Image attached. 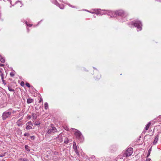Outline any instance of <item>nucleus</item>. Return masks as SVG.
<instances>
[{
    "label": "nucleus",
    "instance_id": "obj_1",
    "mask_svg": "<svg viewBox=\"0 0 161 161\" xmlns=\"http://www.w3.org/2000/svg\"><path fill=\"white\" fill-rule=\"evenodd\" d=\"M132 24L135 27L137 28V31L142 30V25L141 22L140 21L136 20L134 22H132Z\"/></svg>",
    "mask_w": 161,
    "mask_h": 161
},
{
    "label": "nucleus",
    "instance_id": "obj_2",
    "mask_svg": "<svg viewBox=\"0 0 161 161\" xmlns=\"http://www.w3.org/2000/svg\"><path fill=\"white\" fill-rule=\"evenodd\" d=\"M57 131V129L55 127L49 126L47 130V133L49 134H52Z\"/></svg>",
    "mask_w": 161,
    "mask_h": 161
},
{
    "label": "nucleus",
    "instance_id": "obj_3",
    "mask_svg": "<svg viewBox=\"0 0 161 161\" xmlns=\"http://www.w3.org/2000/svg\"><path fill=\"white\" fill-rule=\"evenodd\" d=\"M102 11L103 12H102V13L104 14H107L108 15L110 16L111 17H115L116 15L115 14V12L103 10H102Z\"/></svg>",
    "mask_w": 161,
    "mask_h": 161
},
{
    "label": "nucleus",
    "instance_id": "obj_4",
    "mask_svg": "<svg viewBox=\"0 0 161 161\" xmlns=\"http://www.w3.org/2000/svg\"><path fill=\"white\" fill-rule=\"evenodd\" d=\"M11 113L8 110L6 111L3 113L2 115V118L3 120H5L11 115Z\"/></svg>",
    "mask_w": 161,
    "mask_h": 161
},
{
    "label": "nucleus",
    "instance_id": "obj_5",
    "mask_svg": "<svg viewBox=\"0 0 161 161\" xmlns=\"http://www.w3.org/2000/svg\"><path fill=\"white\" fill-rule=\"evenodd\" d=\"M73 130H75V136L78 139H82V134L80 132L76 129H72Z\"/></svg>",
    "mask_w": 161,
    "mask_h": 161
},
{
    "label": "nucleus",
    "instance_id": "obj_6",
    "mask_svg": "<svg viewBox=\"0 0 161 161\" xmlns=\"http://www.w3.org/2000/svg\"><path fill=\"white\" fill-rule=\"evenodd\" d=\"M133 152V149L132 147H130L128 148L125 152L126 156H130Z\"/></svg>",
    "mask_w": 161,
    "mask_h": 161
},
{
    "label": "nucleus",
    "instance_id": "obj_7",
    "mask_svg": "<svg viewBox=\"0 0 161 161\" xmlns=\"http://www.w3.org/2000/svg\"><path fill=\"white\" fill-rule=\"evenodd\" d=\"M115 14L116 15L119 16H125V14L123 11L121 10L115 11Z\"/></svg>",
    "mask_w": 161,
    "mask_h": 161
},
{
    "label": "nucleus",
    "instance_id": "obj_8",
    "mask_svg": "<svg viewBox=\"0 0 161 161\" xmlns=\"http://www.w3.org/2000/svg\"><path fill=\"white\" fill-rule=\"evenodd\" d=\"M73 149L74 150V151L75 153L78 156H79L80 154L78 151V150L77 149V146L76 145V143L75 142H73Z\"/></svg>",
    "mask_w": 161,
    "mask_h": 161
},
{
    "label": "nucleus",
    "instance_id": "obj_9",
    "mask_svg": "<svg viewBox=\"0 0 161 161\" xmlns=\"http://www.w3.org/2000/svg\"><path fill=\"white\" fill-rule=\"evenodd\" d=\"M62 135V134H60L56 138V140L60 142H61L63 141Z\"/></svg>",
    "mask_w": 161,
    "mask_h": 161
},
{
    "label": "nucleus",
    "instance_id": "obj_10",
    "mask_svg": "<svg viewBox=\"0 0 161 161\" xmlns=\"http://www.w3.org/2000/svg\"><path fill=\"white\" fill-rule=\"evenodd\" d=\"M1 76V77L2 81L3 82V84L5 85L6 83H5V80H4V74L3 73H2L0 75Z\"/></svg>",
    "mask_w": 161,
    "mask_h": 161
},
{
    "label": "nucleus",
    "instance_id": "obj_11",
    "mask_svg": "<svg viewBox=\"0 0 161 161\" xmlns=\"http://www.w3.org/2000/svg\"><path fill=\"white\" fill-rule=\"evenodd\" d=\"M158 135L156 136H155L154 141L153 142V144L154 145H155L156 143L157 142L158 140Z\"/></svg>",
    "mask_w": 161,
    "mask_h": 161
},
{
    "label": "nucleus",
    "instance_id": "obj_12",
    "mask_svg": "<svg viewBox=\"0 0 161 161\" xmlns=\"http://www.w3.org/2000/svg\"><path fill=\"white\" fill-rule=\"evenodd\" d=\"M56 5L58 6L61 9H63L64 8V5L63 4L60 5L59 3H56Z\"/></svg>",
    "mask_w": 161,
    "mask_h": 161
},
{
    "label": "nucleus",
    "instance_id": "obj_13",
    "mask_svg": "<svg viewBox=\"0 0 161 161\" xmlns=\"http://www.w3.org/2000/svg\"><path fill=\"white\" fill-rule=\"evenodd\" d=\"M0 61L2 63H4L5 61L4 58L1 55H0Z\"/></svg>",
    "mask_w": 161,
    "mask_h": 161
},
{
    "label": "nucleus",
    "instance_id": "obj_14",
    "mask_svg": "<svg viewBox=\"0 0 161 161\" xmlns=\"http://www.w3.org/2000/svg\"><path fill=\"white\" fill-rule=\"evenodd\" d=\"M33 100L32 98H28L27 99V103H30L33 102Z\"/></svg>",
    "mask_w": 161,
    "mask_h": 161
},
{
    "label": "nucleus",
    "instance_id": "obj_15",
    "mask_svg": "<svg viewBox=\"0 0 161 161\" xmlns=\"http://www.w3.org/2000/svg\"><path fill=\"white\" fill-rule=\"evenodd\" d=\"M44 108L46 109H47L48 108V104L47 102H46L44 104Z\"/></svg>",
    "mask_w": 161,
    "mask_h": 161
},
{
    "label": "nucleus",
    "instance_id": "obj_16",
    "mask_svg": "<svg viewBox=\"0 0 161 161\" xmlns=\"http://www.w3.org/2000/svg\"><path fill=\"white\" fill-rule=\"evenodd\" d=\"M151 123L150 122H149L146 125L145 127V129L146 130H147L149 127Z\"/></svg>",
    "mask_w": 161,
    "mask_h": 161
},
{
    "label": "nucleus",
    "instance_id": "obj_17",
    "mask_svg": "<svg viewBox=\"0 0 161 161\" xmlns=\"http://www.w3.org/2000/svg\"><path fill=\"white\" fill-rule=\"evenodd\" d=\"M151 151V148H150L148 150L147 155V158L150 155Z\"/></svg>",
    "mask_w": 161,
    "mask_h": 161
},
{
    "label": "nucleus",
    "instance_id": "obj_18",
    "mask_svg": "<svg viewBox=\"0 0 161 161\" xmlns=\"http://www.w3.org/2000/svg\"><path fill=\"white\" fill-rule=\"evenodd\" d=\"M19 161H27V159L26 158H21L19 159Z\"/></svg>",
    "mask_w": 161,
    "mask_h": 161
},
{
    "label": "nucleus",
    "instance_id": "obj_19",
    "mask_svg": "<svg viewBox=\"0 0 161 161\" xmlns=\"http://www.w3.org/2000/svg\"><path fill=\"white\" fill-rule=\"evenodd\" d=\"M8 89L9 91L10 92H14V90L13 89H12L11 87H8Z\"/></svg>",
    "mask_w": 161,
    "mask_h": 161
},
{
    "label": "nucleus",
    "instance_id": "obj_20",
    "mask_svg": "<svg viewBox=\"0 0 161 161\" xmlns=\"http://www.w3.org/2000/svg\"><path fill=\"white\" fill-rule=\"evenodd\" d=\"M31 129H32V127L29 125H27L26 127V129L27 130H30Z\"/></svg>",
    "mask_w": 161,
    "mask_h": 161
},
{
    "label": "nucleus",
    "instance_id": "obj_21",
    "mask_svg": "<svg viewBox=\"0 0 161 161\" xmlns=\"http://www.w3.org/2000/svg\"><path fill=\"white\" fill-rule=\"evenodd\" d=\"M32 115L33 117V119H36V114H34V113H32Z\"/></svg>",
    "mask_w": 161,
    "mask_h": 161
},
{
    "label": "nucleus",
    "instance_id": "obj_22",
    "mask_svg": "<svg viewBox=\"0 0 161 161\" xmlns=\"http://www.w3.org/2000/svg\"><path fill=\"white\" fill-rule=\"evenodd\" d=\"M20 85L22 86H24L25 85L24 82L23 81L21 82L20 83Z\"/></svg>",
    "mask_w": 161,
    "mask_h": 161
},
{
    "label": "nucleus",
    "instance_id": "obj_23",
    "mask_svg": "<svg viewBox=\"0 0 161 161\" xmlns=\"http://www.w3.org/2000/svg\"><path fill=\"white\" fill-rule=\"evenodd\" d=\"M26 85L28 87H30V84L28 83H26Z\"/></svg>",
    "mask_w": 161,
    "mask_h": 161
},
{
    "label": "nucleus",
    "instance_id": "obj_24",
    "mask_svg": "<svg viewBox=\"0 0 161 161\" xmlns=\"http://www.w3.org/2000/svg\"><path fill=\"white\" fill-rule=\"evenodd\" d=\"M69 140H65L64 141V143L66 144H67L69 143Z\"/></svg>",
    "mask_w": 161,
    "mask_h": 161
},
{
    "label": "nucleus",
    "instance_id": "obj_25",
    "mask_svg": "<svg viewBox=\"0 0 161 161\" xmlns=\"http://www.w3.org/2000/svg\"><path fill=\"white\" fill-rule=\"evenodd\" d=\"M69 6H70V7H71L73 8H77V7H76V6H72V5H70V4H69Z\"/></svg>",
    "mask_w": 161,
    "mask_h": 161
},
{
    "label": "nucleus",
    "instance_id": "obj_26",
    "mask_svg": "<svg viewBox=\"0 0 161 161\" xmlns=\"http://www.w3.org/2000/svg\"><path fill=\"white\" fill-rule=\"evenodd\" d=\"M26 24L27 25V26H28L30 27L31 26H32V25L31 24H27V22H26Z\"/></svg>",
    "mask_w": 161,
    "mask_h": 161
},
{
    "label": "nucleus",
    "instance_id": "obj_27",
    "mask_svg": "<svg viewBox=\"0 0 161 161\" xmlns=\"http://www.w3.org/2000/svg\"><path fill=\"white\" fill-rule=\"evenodd\" d=\"M35 125H40V123L38 122H35Z\"/></svg>",
    "mask_w": 161,
    "mask_h": 161
},
{
    "label": "nucleus",
    "instance_id": "obj_28",
    "mask_svg": "<svg viewBox=\"0 0 161 161\" xmlns=\"http://www.w3.org/2000/svg\"><path fill=\"white\" fill-rule=\"evenodd\" d=\"M10 75L11 76V77L13 76L14 75V74L12 73H10Z\"/></svg>",
    "mask_w": 161,
    "mask_h": 161
},
{
    "label": "nucleus",
    "instance_id": "obj_29",
    "mask_svg": "<svg viewBox=\"0 0 161 161\" xmlns=\"http://www.w3.org/2000/svg\"><path fill=\"white\" fill-rule=\"evenodd\" d=\"M24 135L25 136H28L29 135V134L28 133H25L24 134Z\"/></svg>",
    "mask_w": 161,
    "mask_h": 161
},
{
    "label": "nucleus",
    "instance_id": "obj_30",
    "mask_svg": "<svg viewBox=\"0 0 161 161\" xmlns=\"http://www.w3.org/2000/svg\"><path fill=\"white\" fill-rule=\"evenodd\" d=\"M2 70H3V69L2 68H0V73L1 74L3 73L2 72Z\"/></svg>",
    "mask_w": 161,
    "mask_h": 161
},
{
    "label": "nucleus",
    "instance_id": "obj_31",
    "mask_svg": "<svg viewBox=\"0 0 161 161\" xmlns=\"http://www.w3.org/2000/svg\"><path fill=\"white\" fill-rule=\"evenodd\" d=\"M100 78V76H98L97 78L95 77V79L97 80L99 79Z\"/></svg>",
    "mask_w": 161,
    "mask_h": 161
},
{
    "label": "nucleus",
    "instance_id": "obj_32",
    "mask_svg": "<svg viewBox=\"0 0 161 161\" xmlns=\"http://www.w3.org/2000/svg\"><path fill=\"white\" fill-rule=\"evenodd\" d=\"M34 138V136H32L31 137V139L33 140Z\"/></svg>",
    "mask_w": 161,
    "mask_h": 161
},
{
    "label": "nucleus",
    "instance_id": "obj_33",
    "mask_svg": "<svg viewBox=\"0 0 161 161\" xmlns=\"http://www.w3.org/2000/svg\"><path fill=\"white\" fill-rule=\"evenodd\" d=\"M4 65L2 64H0V66H3Z\"/></svg>",
    "mask_w": 161,
    "mask_h": 161
},
{
    "label": "nucleus",
    "instance_id": "obj_34",
    "mask_svg": "<svg viewBox=\"0 0 161 161\" xmlns=\"http://www.w3.org/2000/svg\"><path fill=\"white\" fill-rule=\"evenodd\" d=\"M18 125L19 126H21L22 125V124H19H19H18Z\"/></svg>",
    "mask_w": 161,
    "mask_h": 161
},
{
    "label": "nucleus",
    "instance_id": "obj_35",
    "mask_svg": "<svg viewBox=\"0 0 161 161\" xmlns=\"http://www.w3.org/2000/svg\"><path fill=\"white\" fill-rule=\"evenodd\" d=\"M21 120V119H20L17 121V123L18 124L19 122Z\"/></svg>",
    "mask_w": 161,
    "mask_h": 161
},
{
    "label": "nucleus",
    "instance_id": "obj_36",
    "mask_svg": "<svg viewBox=\"0 0 161 161\" xmlns=\"http://www.w3.org/2000/svg\"><path fill=\"white\" fill-rule=\"evenodd\" d=\"M28 123L29 124V125H31V122L30 121V122H28Z\"/></svg>",
    "mask_w": 161,
    "mask_h": 161
},
{
    "label": "nucleus",
    "instance_id": "obj_37",
    "mask_svg": "<svg viewBox=\"0 0 161 161\" xmlns=\"http://www.w3.org/2000/svg\"><path fill=\"white\" fill-rule=\"evenodd\" d=\"M151 159L150 158L147 159L146 160L147 161H150Z\"/></svg>",
    "mask_w": 161,
    "mask_h": 161
},
{
    "label": "nucleus",
    "instance_id": "obj_38",
    "mask_svg": "<svg viewBox=\"0 0 161 161\" xmlns=\"http://www.w3.org/2000/svg\"><path fill=\"white\" fill-rule=\"evenodd\" d=\"M5 156V155L4 154H3V155H0V157H3Z\"/></svg>",
    "mask_w": 161,
    "mask_h": 161
},
{
    "label": "nucleus",
    "instance_id": "obj_39",
    "mask_svg": "<svg viewBox=\"0 0 161 161\" xmlns=\"http://www.w3.org/2000/svg\"><path fill=\"white\" fill-rule=\"evenodd\" d=\"M42 100V98H40V100L39 101V103L41 102Z\"/></svg>",
    "mask_w": 161,
    "mask_h": 161
},
{
    "label": "nucleus",
    "instance_id": "obj_40",
    "mask_svg": "<svg viewBox=\"0 0 161 161\" xmlns=\"http://www.w3.org/2000/svg\"><path fill=\"white\" fill-rule=\"evenodd\" d=\"M28 147V146H25V147L26 149L27 148V147Z\"/></svg>",
    "mask_w": 161,
    "mask_h": 161
},
{
    "label": "nucleus",
    "instance_id": "obj_41",
    "mask_svg": "<svg viewBox=\"0 0 161 161\" xmlns=\"http://www.w3.org/2000/svg\"><path fill=\"white\" fill-rule=\"evenodd\" d=\"M28 147V146H25V147L26 149L27 148V147Z\"/></svg>",
    "mask_w": 161,
    "mask_h": 161
},
{
    "label": "nucleus",
    "instance_id": "obj_42",
    "mask_svg": "<svg viewBox=\"0 0 161 161\" xmlns=\"http://www.w3.org/2000/svg\"><path fill=\"white\" fill-rule=\"evenodd\" d=\"M2 161H5V160L4 159H3Z\"/></svg>",
    "mask_w": 161,
    "mask_h": 161
},
{
    "label": "nucleus",
    "instance_id": "obj_43",
    "mask_svg": "<svg viewBox=\"0 0 161 161\" xmlns=\"http://www.w3.org/2000/svg\"><path fill=\"white\" fill-rule=\"evenodd\" d=\"M20 2L19 1H17L16 2V3H17V2Z\"/></svg>",
    "mask_w": 161,
    "mask_h": 161
},
{
    "label": "nucleus",
    "instance_id": "obj_44",
    "mask_svg": "<svg viewBox=\"0 0 161 161\" xmlns=\"http://www.w3.org/2000/svg\"><path fill=\"white\" fill-rule=\"evenodd\" d=\"M87 11L89 12L88 10H86Z\"/></svg>",
    "mask_w": 161,
    "mask_h": 161
},
{
    "label": "nucleus",
    "instance_id": "obj_45",
    "mask_svg": "<svg viewBox=\"0 0 161 161\" xmlns=\"http://www.w3.org/2000/svg\"><path fill=\"white\" fill-rule=\"evenodd\" d=\"M94 68V69H96V68Z\"/></svg>",
    "mask_w": 161,
    "mask_h": 161
},
{
    "label": "nucleus",
    "instance_id": "obj_46",
    "mask_svg": "<svg viewBox=\"0 0 161 161\" xmlns=\"http://www.w3.org/2000/svg\"><path fill=\"white\" fill-rule=\"evenodd\" d=\"M29 118H30V116H29Z\"/></svg>",
    "mask_w": 161,
    "mask_h": 161
}]
</instances>
